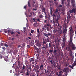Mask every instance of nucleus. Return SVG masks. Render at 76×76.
<instances>
[{
  "label": "nucleus",
  "instance_id": "26",
  "mask_svg": "<svg viewBox=\"0 0 76 76\" xmlns=\"http://www.w3.org/2000/svg\"><path fill=\"white\" fill-rule=\"evenodd\" d=\"M3 58V55L1 54H0V58L1 59Z\"/></svg>",
  "mask_w": 76,
  "mask_h": 76
},
{
  "label": "nucleus",
  "instance_id": "11",
  "mask_svg": "<svg viewBox=\"0 0 76 76\" xmlns=\"http://www.w3.org/2000/svg\"><path fill=\"white\" fill-rule=\"evenodd\" d=\"M40 69L41 70H44V65H43L42 64L41 65Z\"/></svg>",
  "mask_w": 76,
  "mask_h": 76
},
{
  "label": "nucleus",
  "instance_id": "23",
  "mask_svg": "<svg viewBox=\"0 0 76 76\" xmlns=\"http://www.w3.org/2000/svg\"><path fill=\"white\" fill-rule=\"evenodd\" d=\"M47 43V42H45V41H44V40L43 41V45H44V44H46Z\"/></svg>",
  "mask_w": 76,
  "mask_h": 76
},
{
  "label": "nucleus",
  "instance_id": "56",
  "mask_svg": "<svg viewBox=\"0 0 76 76\" xmlns=\"http://www.w3.org/2000/svg\"><path fill=\"white\" fill-rule=\"evenodd\" d=\"M2 48L3 50H6V48Z\"/></svg>",
  "mask_w": 76,
  "mask_h": 76
},
{
  "label": "nucleus",
  "instance_id": "7",
  "mask_svg": "<svg viewBox=\"0 0 76 76\" xmlns=\"http://www.w3.org/2000/svg\"><path fill=\"white\" fill-rule=\"evenodd\" d=\"M48 47V46L47 44H46V45H43V46L42 48V49H44L45 50H46V49H47V48Z\"/></svg>",
  "mask_w": 76,
  "mask_h": 76
},
{
  "label": "nucleus",
  "instance_id": "64",
  "mask_svg": "<svg viewBox=\"0 0 76 76\" xmlns=\"http://www.w3.org/2000/svg\"><path fill=\"white\" fill-rule=\"evenodd\" d=\"M29 35H30V36H32V34H31V33H30Z\"/></svg>",
  "mask_w": 76,
  "mask_h": 76
},
{
  "label": "nucleus",
  "instance_id": "31",
  "mask_svg": "<svg viewBox=\"0 0 76 76\" xmlns=\"http://www.w3.org/2000/svg\"><path fill=\"white\" fill-rule=\"evenodd\" d=\"M38 38H40V34H38Z\"/></svg>",
  "mask_w": 76,
  "mask_h": 76
},
{
  "label": "nucleus",
  "instance_id": "55",
  "mask_svg": "<svg viewBox=\"0 0 76 76\" xmlns=\"http://www.w3.org/2000/svg\"><path fill=\"white\" fill-rule=\"evenodd\" d=\"M27 47H28V48H30V46H29V45H27Z\"/></svg>",
  "mask_w": 76,
  "mask_h": 76
},
{
  "label": "nucleus",
  "instance_id": "34",
  "mask_svg": "<svg viewBox=\"0 0 76 76\" xmlns=\"http://www.w3.org/2000/svg\"><path fill=\"white\" fill-rule=\"evenodd\" d=\"M18 66H20V61H18Z\"/></svg>",
  "mask_w": 76,
  "mask_h": 76
},
{
  "label": "nucleus",
  "instance_id": "46",
  "mask_svg": "<svg viewBox=\"0 0 76 76\" xmlns=\"http://www.w3.org/2000/svg\"><path fill=\"white\" fill-rule=\"evenodd\" d=\"M37 60H38V59H39V56H37Z\"/></svg>",
  "mask_w": 76,
  "mask_h": 76
},
{
  "label": "nucleus",
  "instance_id": "33",
  "mask_svg": "<svg viewBox=\"0 0 76 76\" xmlns=\"http://www.w3.org/2000/svg\"><path fill=\"white\" fill-rule=\"evenodd\" d=\"M4 45V46H5V47H9V45H8L6 44H5Z\"/></svg>",
  "mask_w": 76,
  "mask_h": 76
},
{
  "label": "nucleus",
  "instance_id": "62",
  "mask_svg": "<svg viewBox=\"0 0 76 76\" xmlns=\"http://www.w3.org/2000/svg\"><path fill=\"white\" fill-rule=\"evenodd\" d=\"M30 60V63H31V62H32V60Z\"/></svg>",
  "mask_w": 76,
  "mask_h": 76
},
{
  "label": "nucleus",
  "instance_id": "38",
  "mask_svg": "<svg viewBox=\"0 0 76 76\" xmlns=\"http://www.w3.org/2000/svg\"><path fill=\"white\" fill-rule=\"evenodd\" d=\"M70 48H71V47L70 46V44H69V46L68 47V48L69 49V50H71Z\"/></svg>",
  "mask_w": 76,
  "mask_h": 76
},
{
  "label": "nucleus",
  "instance_id": "29",
  "mask_svg": "<svg viewBox=\"0 0 76 76\" xmlns=\"http://www.w3.org/2000/svg\"><path fill=\"white\" fill-rule=\"evenodd\" d=\"M53 50H51V49L49 50V52H50V53H53Z\"/></svg>",
  "mask_w": 76,
  "mask_h": 76
},
{
  "label": "nucleus",
  "instance_id": "4",
  "mask_svg": "<svg viewBox=\"0 0 76 76\" xmlns=\"http://www.w3.org/2000/svg\"><path fill=\"white\" fill-rule=\"evenodd\" d=\"M35 43H36V46L39 47L41 45V43L39 42V40H35Z\"/></svg>",
  "mask_w": 76,
  "mask_h": 76
},
{
  "label": "nucleus",
  "instance_id": "39",
  "mask_svg": "<svg viewBox=\"0 0 76 76\" xmlns=\"http://www.w3.org/2000/svg\"><path fill=\"white\" fill-rule=\"evenodd\" d=\"M34 32V30H32L31 31V33H33Z\"/></svg>",
  "mask_w": 76,
  "mask_h": 76
},
{
  "label": "nucleus",
  "instance_id": "36",
  "mask_svg": "<svg viewBox=\"0 0 76 76\" xmlns=\"http://www.w3.org/2000/svg\"><path fill=\"white\" fill-rule=\"evenodd\" d=\"M37 31L38 33H39V29H37Z\"/></svg>",
  "mask_w": 76,
  "mask_h": 76
},
{
  "label": "nucleus",
  "instance_id": "14",
  "mask_svg": "<svg viewBox=\"0 0 76 76\" xmlns=\"http://www.w3.org/2000/svg\"><path fill=\"white\" fill-rule=\"evenodd\" d=\"M29 73H30V72L29 71V70H27V72L26 73V75L29 76Z\"/></svg>",
  "mask_w": 76,
  "mask_h": 76
},
{
  "label": "nucleus",
  "instance_id": "1",
  "mask_svg": "<svg viewBox=\"0 0 76 76\" xmlns=\"http://www.w3.org/2000/svg\"><path fill=\"white\" fill-rule=\"evenodd\" d=\"M72 39L73 37H71V38H70V43H69L70 47L72 50H75L76 48V46L72 42Z\"/></svg>",
  "mask_w": 76,
  "mask_h": 76
},
{
  "label": "nucleus",
  "instance_id": "12",
  "mask_svg": "<svg viewBox=\"0 0 76 76\" xmlns=\"http://www.w3.org/2000/svg\"><path fill=\"white\" fill-rule=\"evenodd\" d=\"M60 14H58V15L57 16V20H56V23L57 21L58 22V20H59L60 19ZM56 23L57 24V23Z\"/></svg>",
  "mask_w": 76,
  "mask_h": 76
},
{
  "label": "nucleus",
  "instance_id": "21",
  "mask_svg": "<svg viewBox=\"0 0 76 76\" xmlns=\"http://www.w3.org/2000/svg\"><path fill=\"white\" fill-rule=\"evenodd\" d=\"M28 4L29 7H31V5L30 4V2H29V1L28 2Z\"/></svg>",
  "mask_w": 76,
  "mask_h": 76
},
{
  "label": "nucleus",
  "instance_id": "63",
  "mask_svg": "<svg viewBox=\"0 0 76 76\" xmlns=\"http://www.w3.org/2000/svg\"><path fill=\"white\" fill-rule=\"evenodd\" d=\"M53 16H54V17H56V16L55 14H53Z\"/></svg>",
  "mask_w": 76,
  "mask_h": 76
},
{
  "label": "nucleus",
  "instance_id": "27",
  "mask_svg": "<svg viewBox=\"0 0 76 76\" xmlns=\"http://www.w3.org/2000/svg\"><path fill=\"white\" fill-rule=\"evenodd\" d=\"M39 18H43V15H40V16H39Z\"/></svg>",
  "mask_w": 76,
  "mask_h": 76
},
{
  "label": "nucleus",
  "instance_id": "22",
  "mask_svg": "<svg viewBox=\"0 0 76 76\" xmlns=\"http://www.w3.org/2000/svg\"><path fill=\"white\" fill-rule=\"evenodd\" d=\"M65 44H66V42H64L63 43V47H65Z\"/></svg>",
  "mask_w": 76,
  "mask_h": 76
},
{
  "label": "nucleus",
  "instance_id": "28",
  "mask_svg": "<svg viewBox=\"0 0 76 76\" xmlns=\"http://www.w3.org/2000/svg\"><path fill=\"white\" fill-rule=\"evenodd\" d=\"M50 16H49V17H47V18H48V20H50Z\"/></svg>",
  "mask_w": 76,
  "mask_h": 76
},
{
  "label": "nucleus",
  "instance_id": "58",
  "mask_svg": "<svg viewBox=\"0 0 76 76\" xmlns=\"http://www.w3.org/2000/svg\"><path fill=\"white\" fill-rule=\"evenodd\" d=\"M44 27H45V28H47V25H44Z\"/></svg>",
  "mask_w": 76,
  "mask_h": 76
},
{
  "label": "nucleus",
  "instance_id": "48",
  "mask_svg": "<svg viewBox=\"0 0 76 76\" xmlns=\"http://www.w3.org/2000/svg\"><path fill=\"white\" fill-rule=\"evenodd\" d=\"M12 59H15V56H12Z\"/></svg>",
  "mask_w": 76,
  "mask_h": 76
},
{
  "label": "nucleus",
  "instance_id": "61",
  "mask_svg": "<svg viewBox=\"0 0 76 76\" xmlns=\"http://www.w3.org/2000/svg\"><path fill=\"white\" fill-rule=\"evenodd\" d=\"M47 56H48V55H49V53H48V52H47Z\"/></svg>",
  "mask_w": 76,
  "mask_h": 76
},
{
  "label": "nucleus",
  "instance_id": "24",
  "mask_svg": "<svg viewBox=\"0 0 76 76\" xmlns=\"http://www.w3.org/2000/svg\"><path fill=\"white\" fill-rule=\"evenodd\" d=\"M8 34H9L10 32H11V30H9L7 31Z\"/></svg>",
  "mask_w": 76,
  "mask_h": 76
},
{
  "label": "nucleus",
  "instance_id": "6",
  "mask_svg": "<svg viewBox=\"0 0 76 76\" xmlns=\"http://www.w3.org/2000/svg\"><path fill=\"white\" fill-rule=\"evenodd\" d=\"M67 26H65V28L64 29V30L63 31L64 35H65L66 33V32H67Z\"/></svg>",
  "mask_w": 76,
  "mask_h": 76
},
{
  "label": "nucleus",
  "instance_id": "51",
  "mask_svg": "<svg viewBox=\"0 0 76 76\" xmlns=\"http://www.w3.org/2000/svg\"><path fill=\"white\" fill-rule=\"evenodd\" d=\"M33 10H35V11L37 10V9L36 8H33Z\"/></svg>",
  "mask_w": 76,
  "mask_h": 76
},
{
  "label": "nucleus",
  "instance_id": "57",
  "mask_svg": "<svg viewBox=\"0 0 76 76\" xmlns=\"http://www.w3.org/2000/svg\"><path fill=\"white\" fill-rule=\"evenodd\" d=\"M61 76V74H60V73H59L58 75V76Z\"/></svg>",
  "mask_w": 76,
  "mask_h": 76
},
{
  "label": "nucleus",
  "instance_id": "59",
  "mask_svg": "<svg viewBox=\"0 0 76 76\" xmlns=\"http://www.w3.org/2000/svg\"><path fill=\"white\" fill-rule=\"evenodd\" d=\"M17 33H18V34H20V32H19V31L17 32Z\"/></svg>",
  "mask_w": 76,
  "mask_h": 76
},
{
  "label": "nucleus",
  "instance_id": "25",
  "mask_svg": "<svg viewBox=\"0 0 76 76\" xmlns=\"http://www.w3.org/2000/svg\"><path fill=\"white\" fill-rule=\"evenodd\" d=\"M30 44L31 45V46H33V45H34V43L32 42L30 43Z\"/></svg>",
  "mask_w": 76,
  "mask_h": 76
},
{
  "label": "nucleus",
  "instance_id": "2",
  "mask_svg": "<svg viewBox=\"0 0 76 76\" xmlns=\"http://www.w3.org/2000/svg\"><path fill=\"white\" fill-rule=\"evenodd\" d=\"M70 33L69 34H70V38L72 37H73L72 36H73V29L72 28V27L71 26L70 28V30H69Z\"/></svg>",
  "mask_w": 76,
  "mask_h": 76
},
{
  "label": "nucleus",
  "instance_id": "20",
  "mask_svg": "<svg viewBox=\"0 0 76 76\" xmlns=\"http://www.w3.org/2000/svg\"><path fill=\"white\" fill-rule=\"evenodd\" d=\"M53 62H54V61L53 60H50L49 63H50L51 64H53Z\"/></svg>",
  "mask_w": 76,
  "mask_h": 76
},
{
  "label": "nucleus",
  "instance_id": "5",
  "mask_svg": "<svg viewBox=\"0 0 76 76\" xmlns=\"http://www.w3.org/2000/svg\"><path fill=\"white\" fill-rule=\"evenodd\" d=\"M48 34H47V33H44V35L45 37H48V36H51L52 35V34L51 33H49V32H48Z\"/></svg>",
  "mask_w": 76,
  "mask_h": 76
},
{
  "label": "nucleus",
  "instance_id": "41",
  "mask_svg": "<svg viewBox=\"0 0 76 76\" xmlns=\"http://www.w3.org/2000/svg\"><path fill=\"white\" fill-rule=\"evenodd\" d=\"M27 5H26V6H24V9H25L26 10L27 7Z\"/></svg>",
  "mask_w": 76,
  "mask_h": 76
},
{
  "label": "nucleus",
  "instance_id": "53",
  "mask_svg": "<svg viewBox=\"0 0 76 76\" xmlns=\"http://www.w3.org/2000/svg\"><path fill=\"white\" fill-rule=\"evenodd\" d=\"M63 7V6L62 5H60L59 6V7Z\"/></svg>",
  "mask_w": 76,
  "mask_h": 76
},
{
  "label": "nucleus",
  "instance_id": "16",
  "mask_svg": "<svg viewBox=\"0 0 76 76\" xmlns=\"http://www.w3.org/2000/svg\"><path fill=\"white\" fill-rule=\"evenodd\" d=\"M50 39H49L48 37L47 38V39L46 40V42H50Z\"/></svg>",
  "mask_w": 76,
  "mask_h": 76
},
{
  "label": "nucleus",
  "instance_id": "37",
  "mask_svg": "<svg viewBox=\"0 0 76 76\" xmlns=\"http://www.w3.org/2000/svg\"><path fill=\"white\" fill-rule=\"evenodd\" d=\"M69 13L70 14L72 13H73V11H72V10H70Z\"/></svg>",
  "mask_w": 76,
  "mask_h": 76
},
{
  "label": "nucleus",
  "instance_id": "17",
  "mask_svg": "<svg viewBox=\"0 0 76 76\" xmlns=\"http://www.w3.org/2000/svg\"><path fill=\"white\" fill-rule=\"evenodd\" d=\"M41 10H42V12H45L46 10V9L45 8H42L41 9Z\"/></svg>",
  "mask_w": 76,
  "mask_h": 76
},
{
  "label": "nucleus",
  "instance_id": "3",
  "mask_svg": "<svg viewBox=\"0 0 76 76\" xmlns=\"http://www.w3.org/2000/svg\"><path fill=\"white\" fill-rule=\"evenodd\" d=\"M56 26H57L58 27H59V28L60 29L59 31V32L60 34H62V30H61V26H60V24H59V23L57 21L56 24Z\"/></svg>",
  "mask_w": 76,
  "mask_h": 76
},
{
  "label": "nucleus",
  "instance_id": "45",
  "mask_svg": "<svg viewBox=\"0 0 76 76\" xmlns=\"http://www.w3.org/2000/svg\"><path fill=\"white\" fill-rule=\"evenodd\" d=\"M37 21L38 22H40V20L39 19V18H38V19H37Z\"/></svg>",
  "mask_w": 76,
  "mask_h": 76
},
{
  "label": "nucleus",
  "instance_id": "44",
  "mask_svg": "<svg viewBox=\"0 0 76 76\" xmlns=\"http://www.w3.org/2000/svg\"><path fill=\"white\" fill-rule=\"evenodd\" d=\"M58 70H60V71L62 70L60 68H58Z\"/></svg>",
  "mask_w": 76,
  "mask_h": 76
},
{
  "label": "nucleus",
  "instance_id": "47",
  "mask_svg": "<svg viewBox=\"0 0 76 76\" xmlns=\"http://www.w3.org/2000/svg\"><path fill=\"white\" fill-rule=\"evenodd\" d=\"M16 68L17 69H19V66H17L16 67Z\"/></svg>",
  "mask_w": 76,
  "mask_h": 76
},
{
  "label": "nucleus",
  "instance_id": "54",
  "mask_svg": "<svg viewBox=\"0 0 76 76\" xmlns=\"http://www.w3.org/2000/svg\"><path fill=\"white\" fill-rule=\"evenodd\" d=\"M61 28H62V29H64V26H62L61 27Z\"/></svg>",
  "mask_w": 76,
  "mask_h": 76
},
{
  "label": "nucleus",
  "instance_id": "60",
  "mask_svg": "<svg viewBox=\"0 0 76 76\" xmlns=\"http://www.w3.org/2000/svg\"><path fill=\"white\" fill-rule=\"evenodd\" d=\"M47 20H44V23H46V22H47Z\"/></svg>",
  "mask_w": 76,
  "mask_h": 76
},
{
  "label": "nucleus",
  "instance_id": "52",
  "mask_svg": "<svg viewBox=\"0 0 76 76\" xmlns=\"http://www.w3.org/2000/svg\"><path fill=\"white\" fill-rule=\"evenodd\" d=\"M34 48L35 49H36V48H37V47H36L35 45H34Z\"/></svg>",
  "mask_w": 76,
  "mask_h": 76
},
{
  "label": "nucleus",
  "instance_id": "30",
  "mask_svg": "<svg viewBox=\"0 0 76 76\" xmlns=\"http://www.w3.org/2000/svg\"><path fill=\"white\" fill-rule=\"evenodd\" d=\"M61 57H63V56H64V55H63V53H61Z\"/></svg>",
  "mask_w": 76,
  "mask_h": 76
},
{
  "label": "nucleus",
  "instance_id": "8",
  "mask_svg": "<svg viewBox=\"0 0 76 76\" xmlns=\"http://www.w3.org/2000/svg\"><path fill=\"white\" fill-rule=\"evenodd\" d=\"M76 4H75V6L73 7H75L74 8H73L72 9V13H74V14L75 15V11L76 10V8L75 7L76 6H75Z\"/></svg>",
  "mask_w": 76,
  "mask_h": 76
},
{
  "label": "nucleus",
  "instance_id": "19",
  "mask_svg": "<svg viewBox=\"0 0 76 76\" xmlns=\"http://www.w3.org/2000/svg\"><path fill=\"white\" fill-rule=\"evenodd\" d=\"M58 10H56L55 13H56V14H57L58 13Z\"/></svg>",
  "mask_w": 76,
  "mask_h": 76
},
{
  "label": "nucleus",
  "instance_id": "15",
  "mask_svg": "<svg viewBox=\"0 0 76 76\" xmlns=\"http://www.w3.org/2000/svg\"><path fill=\"white\" fill-rule=\"evenodd\" d=\"M25 69V65H23V67H22V70L23 71H24V72L25 71H24V70Z\"/></svg>",
  "mask_w": 76,
  "mask_h": 76
},
{
  "label": "nucleus",
  "instance_id": "49",
  "mask_svg": "<svg viewBox=\"0 0 76 76\" xmlns=\"http://www.w3.org/2000/svg\"><path fill=\"white\" fill-rule=\"evenodd\" d=\"M31 60H32V61H34V58H31Z\"/></svg>",
  "mask_w": 76,
  "mask_h": 76
},
{
  "label": "nucleus",
  "instance_id": "40",
  "mask_svg": "<svg viewBox=\"0 0 76 76\" xmlns=\"http://www.w3.org/2000/svg\"><path fill=\"white\" fill-rule=\"evenodd\" d=\"M65 67H68V65L67 64H65Z\"/></svg>",
  "mask_w": 76,
  "mask_h": 76
},
{
  "label": "nucleus",
  "instance_id": "35",
  "mask_svg": "<svg viewBox=\"0 0 76 76\" xmlns=\"http://www.w3.org/2000/svg\"><path fill=\"white\" fill-rule=\"evenodd\" d=\"M62 0V4H64V0Z\"/></svg>",
  "mask_w": 76,
  "mask_h": 76
},
{
  "label": "nucleus",
  "instance_id": "50",
  "mask_svg": "<svg viewBox=\"0 0 76 76\" xmlns=\"http://www.w3.org/2000/svg\"><path fill=\"white\" fill-rule=\"evenodd\" d=\"M33 20H34V22H35V20H36L35 19V18H33Z\"/></svg>",
  "mask_w": 76,
  "mask_h": 76
},
{
  "label": "nucleus",
  "instance_id": "13",
  "mask_svg": "<svg viewBox=\"0 0 76 76\" xmlns=\"http://www.w3.org/2000/svg\"><path fill=\"white\" fill-rule=\"evenodd\" d=\"M53 53L55 55H57V50H54L53 51Z\"/></svg>",
  "mask_w": 76,
  "mask_h": 76
},
{
  "label": "nucleus",
  "instance_id": "9",
  "mask_svg": "<svg viewBox=\"0 0 76 76\" xmlns=\"http://www.w3.org/2000/svg\"><path fill=\"white\" fill-rule=\"evenodd\" d=\"M4 59L6 61H9V60L8 59V56H6L4 58Z\"/></svg>",
  "mask_w": 76,
  "mask_h": 76
},
{
  "label": "nucleus",
  "instance_id": "32",
  "mask_svg": "<svg viewBox=\"0 0 76 76\" xmlns=\"http://www.w3.org/2000/svg\"><path fill=\"white\" fill-rule=\"evenodd\" d=\"M49 48H51V43H49Z\"/></svg>",
  "mask_w": 76,
  "mask_h": 76
},
{
  "label": "nucleus",
  "instance_id": "10",
  "mask_svg": "<svg viewBox=\"0 0 76 76\" xmlns=\"http://www.w3.org/2000/svg\"><path fill=\"white\" fill-rule=\"evenodd\" d=\"M72 1L71 3L72 4V5L73 7L75 6V4H74V2H75V0H71Z\"/></svg>",
  "mask_w": 76,
  "mask_h": 76
},
{
  "label": "nucleus",
  "instance_id": "18",
  "mask_svg": "<svg viewBox=\"0 0 76 76\" xmlns=\"http://www.w3.org/2000/svg\"><path fill=\"white\" fill-rule=\"evenodd\" d=\"M45 74H46V76H47L48 75V71H47L46 72V70H45Z\"/></svg>",
  "mask_w": 76,
  "mask_h": 76
},
{
  "label": "nucleus",
  "instance_id": "42",
  "mask_svg": "<svg viewBox=\"0 0 76 76\" xmlns=\"http://www.w3.org/2000/svg\"><path fill=\"white\" fill-rule=\"evenodd\" d=\"M48 29L49 30H51V27H49L48 28Z\"/></svg>",
  "mask_w": 76,
  "mask_h": 76
},
{
  "label": "nucleus",
  "instance_id": "43",
  "mask_svg": "<svg viewBox=\"0 0 76 76\" xmlns=\"http://www.w3.org/2000/svg\"><path fill=\"white\" fill-rule=\"evenodd\" d=\"M10 33L11 34H14V32H13V31H11Z\"/></svg>",
  "mask_w": 76,
  "mask_h": 76
}]
</instances>
